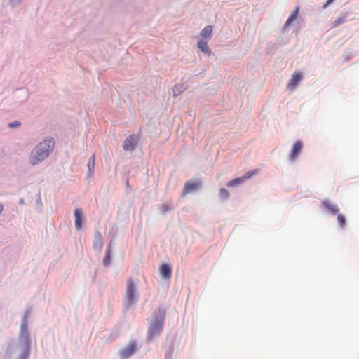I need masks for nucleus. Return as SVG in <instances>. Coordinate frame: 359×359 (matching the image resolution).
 <instances>
[{"instance_id": "nucleus-7", "label": "nucleus", "mask_w": 359, "mask_h": 359, "mask_svg": "<svg viewBox=\"0 0 359 359\" xmlns=\"http://www.w3.org/2000/svg\"><path fill=\"white\" fill-rule=\"evenodd\" d=\"M302 79H303V76H302V73L299 71H295L292 74V75L287 85V89L294 90L296 88L297 86L299 84V83L302 80Z\"/></svg>"}, {"instance_id": "nucleus-16", "label": "nucleus", "mask_w": 359, "mask_h": 359, "mask_svg": "<svg viewBox=\"0 0 359 359\" xmlns=\"http://www.w3.org/2000/svg\"><path fill=\"white\" fill-rule=\"evenodd\" d=\"M197 46L202 52L208 54V55L211 54V50L209 49L206 41L202 40L199 41Z\"/></svg>"}, {"instance_id": "nucleus-2", "label": "nucleus", "mask_w": 359, "mask_h": 359, "mask_svg": "<svg viewBox=\"0 0 359 359\" xmlns=\"http://www.w3.org/2000/svg\"><path fill=\"white\" fill-rule=\"evenodd\" d=\"M159 312L161 317L156 318L150 324L148 335L149 339H152L158 336L162 331L163 325V318L165 313V310L163 307H159Z\"/></svg>"}, {"instance_id": "nucleus-3", "label": "nucleus", "mask_w": 359, "mask_h": 359, "mask_svg": "<svg viewBox=\"0 0 359 359\" xmlns=\"http://www.w3.org/2000/svg\"><path fill=\"white\" fill-rule=\"evenodd\" d=\"M138 299V294L135 290V286L130 278L127 281V290L126 293V304L131 306Z\"/></svg>"}, {"instance_id": "nucleus-6", "label": "nucleus", "mask_w": 359, "mask_h": 359, "mask_svg": "<svg viewBox=\"0 0 359 359\" xmlns=\"http://www.w3.org/2000/svg\"><path fill=\"white\" fill-rule=\"evenodd\" d=\"M139 137L136 135H130L123 142V148L125 151H133L135 149Z\"/></svg>"}, {"instance_id": "nucleus-25", "label": "nucleus", "mask_w": 359, "mask_h": 359, "mask_svg": "<svg viewBox=\"0 0 359 359\" xmlns=\"http://www.w3.org/2000/svg\"><path fill=\"white\" fill-rule=\"evenodd\" d=\"M3 210V206L1 205H0V213L2 212Z\"/></svg>"}, {"instance_id": "nucleus-14", "label": "nucleus", "mask_w": 359, "mask_h": 359, "mask_svg": "<svg viewBox=\"0 0 359 359\" xmlns=\"http://www.w3.org/2000/svg\"><path fill=\"white\" fill-rule=\"evenodd\" d=\"M112 250L111 244L108 245L105 251V257L103 259V265L104 266H108L111 262V255Z\"/></svg>"}, {"instance_id": "nucleus-13", "label": "nucleus", "mask_w": 359, "mask_h": 359, "mask_svg": "<svg viewBox=\"0 0 359 359\" xmlns=\"http://www.w3.org/2000/svg\"><path fill=\"white\" fill-rule=\"evenodd\" d=\"M299 15V8L297 7L293 12L290 15L287 20H286L284 27H288L291 25V24L297 19Z\"/></svg>"}, {"instance_id": "nucleus-15", "label": "nucleus", "mask_w": 359, "mask_h": 359, "mask_svg": "<svg viewBox=\"0 0 359 359\" xmlns=\"http://www.w3.org/2000/svg\"><path fill=\"white\" fill-rule=\"evenodd\" d=\"M93 247L95 250H98V251H100L101 249H102V237H101V235L99 232H97L95 233V241H94V243H93Z\"/></svg>"}, {"instance_id": "nucleus-10", "label": "nucleus", "mask_w": 359, "mask_h": 359, "mask_svg": "<svg viewBox=\"0 0 359 359\" xmlns=\"http://www.w3.org/2000/svg\"><path fill=\"white\" fill-rule=\"evenodd\" d=\"M74 217H75V226L77 230H79L81 229L83 222H84V218L83 215V211L81 209H76L74 210Z\"/></svg>"}, {"instance_id": "nucleus-20", "label": "nucleus", "mask_w": 359, "mask_h": 359, "mask_svg": "<svg viewBox=\"0 0 359 359\" xmlns=\"http://www.w3.org/2000/svg\"><path fill=\"white\" fill-rule=\"evenodd\" d=\"M337 219L338 224L341 228H343L346 225V217L343 215L339 214L337 215Z\"/></svg>"}, {"instance_id": "nucleus-23", "label": "nucleus", "mask_w": 359, "mask_h": 359, "mask_svg": "<svg viewBox=\"0 0 359 359\" xmlns=\"http://www.w3.org/2000/svg\"><path fill=\"white\" fill-rule=\"evenodd\" d=\"M219 195L222 198H227L229 197V192L226 189L222 188L219 191Z\"/></svg>"}, {"instance_id": "nucleus-19", "label": "nucleus", "mask_w": 359, "mask_h": 359, "mask_svg": "<svg viewBox=\"0 0 359 359\" xmlns=\"http://www.w3.org/2000/svg\"><path fill=\"white\" fill-rule=\"evenodd\" d=\"M323 205L327 208L330 211H331L333 214H337L339 211V208L337 207V205H334V204H332L330 201H324L323 202Z\"/></svg>"}, {"instance_id": "nucleus-18", "label": "nucleus", "mask_w": 359, "mask_h": 359, "mask_svg": "<svg viewBox=\"0 0 359 359\" xmlns=\"http://www.w3.org/2000/svg\"><path fill=\"white\" fill-rule=\"evenodd\" d=\"M212 27L210 25H208L201 32L200 36L203 38L210 39L212 36Z\"/></svg>"}, {"instance_id": "nucleus-9", "label": "nucleus", "mask_w": 359, "mask_h": 359, "mask_svg": "<svg viewBox=\"0 0 359 359\" xmlns=\"http://www.w3.org/2000/svg\"><path fill=\"white\" fill-rule=\"evenodd\" d=\"M136 351V344L131 341L128 344V346L121 351V356L122 358H127L131 356Z\"/></svg>"}, {"instance_id": "nucleus-17", "label": "nucleus", "mask_w": 359, "mask_h": 359, "mask_svg": "<svg viewBox=\"0 0 359 359\" xmlns=\"http://www.w3.org/2000/svg\"><path fill=\"white\" fill-rule=\"evenodd\" d=\"M186 90V86L183 83H179L174 86L172 90H173V95L175 97L179 96L181 95L184 90Z\"/></svg>"}, {"instance_id": "nucleus-22", "label": "nucleus", "mask_w": 359, "mask_h": 359, "mask_svg": "<svg viewBox=\"0 0 359 359\" xmlns=\"http://www.w3.org/2000/svg\"><path fill=\"white\" fill-rule=\"evenodd\" d=\"M346 22L344 17H339L332 23V27H336Z\"/></svg>"}, {"instance_id": "nucleus-1", "label": "nucleus", "mask_w": 359, "mask_h": 359, "mask_svg": "<svg viewBox=\"0 0 359 359\" xmlns=\"http://www.w3.org/2000/svg\"><path fill=\"white\" fill-rule=\"evenodd\" d=\"M55 141L53 139H47L39 143L32 151L29 162L32 165L39 164L46 159L53 150Z\"/></svg>"}, {"instance_id": "nucleus-26", "label": "nucleus", "mask_w": 359, "mask_h": 359, "mask_svg": "<svg viewBox=\"0 0 359 359\" xmlns=\"http://www.w3.org/2000/svg\"><path fill=\"white\" fill-rule=\"evenodd\" d=\"M333 0H327V4H330V2H332Z\"/></svg>"}, {"instance_id": "nucleus-11", "label": "nucleus", "mask_w": 359, "mask_h": 359, "mask_svg": "<svg viewBox=\"0 0 359 359\" xmlns=\"http://www.w3.org/2000/svg\"><path fill=\"white\" fill-rule=\"evenodd\" d=\"M159 272L163 278L170 280L172 275V268L170 266L163 264L160 266Z\"/></svg>"}, {"instance_id": "nucleus-24", "label": "nucleus", "mask_w": 359, "mask_h": 359, "mask_svg": "<svg viewBox=\"0 0 359 359\" xmlns=\"http://www.w3.org/2000/svg\"><path fill=\"white\" fill-rule=\"evenodd\" d=\"M20 125V122L15 121V122H13V123H9V127L10 128H15V127H17V126H18Z\"/></svg>"}, {"instance_id": "nucleus-4", "label": "nucleus", "mask_w": 359, "mask_h": 359, "mask_svg": "<svg viewBox=\"0 0 359 359\" xmlns=\"http://www.w3.org/2000/svg\"><path fill=\"white\" fill-rule=\"evenodd\" d=\"M19 339L22 342L24 346L26 348V350L28 352L30 345V339L26 318H25L21 323Z\"/></svg>"}, {"instance_id": "nucleus-8", "label": "nucleus", "mask_w": 359, "mask_h": 359, "mask_svg": "<svg viewBox=\"0 0 359 359\" xmlns=\"http://www.w3.org/2000/svg\"><path fill=\"white\" fill-rule=\"evenodd\" d=\"M201 183L199 182L188 181L185 183L182 195L185 196L187 194L196 191L199 189Z\"/></svg>"}, {"instance_id": "nucleus-12", "label": "nucleus", "mask_w": 359, "mask_h": 359, "mask_svg": "<svg viewBox=\"0 0 359 359\" xmlns=\"http://www.w3.org/2000/svg\"><path fill=\"white\" fill-rule=\"evenodd\" d=\"M302 144L300 142H296L290 153V158L293 160L297 158L302 150Z\"/></svg>"}, {"instance_id": "nucleus-21", "label": "nucleus", "mask_w": 359, "mask_h": 359, "mask_svg": "<svg viewBox=\"0 0 359 359\" xmlns=\"http://www.w3.org/2000/svg\"><path fill=\"white\" fill-rule=\"evenodd\" d=\"M95 155L93 154L88 160V167L89 171L91 172L95 168Z\"/></svg>"}, {"instance_id": "nucleus-5", "label": "nucleus", "mask_w": 359, "mask_h": 359, "mask_svg": "<svg viewBox=\"0 0 359 359\" xmlns=\"http://www.w3.org/2000/svg\"><path fill=\"white\" fill-rule=\"evenodd\" d=\"M258 172H259L258 170H253L249 171V172H246L241 177L236 178V179H234L233 180L229 181L227 182L226 185L228 187L237 186V185H238L240 184H242V183L245 182L247 180L250 179L251 177H252L255 174L258 173Z\"/></svg>"}]
</instances>
